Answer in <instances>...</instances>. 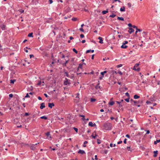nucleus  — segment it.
<instances>
[{
    "label": "nucleus",
    "instance_id": "nucleus-60",
    "mask_svg": "<svg viewBox=\"0 0 160 160\" xmlns=\"http://www.w3.org/2000/svg\"><path fill=\"white\" fill-rule=\"evenodd\" d=\"M80 36L81 38H83L84 37V35L83 34H81Z\"/></svg>",
    "mask_w": 160,
    "mask_h": 160
},
{
    "label": "nucleus",
    "instance_id": "nucleus-34",
    "mask_svg": "<svg viewBox=\"0 0 160 160\" xmlns=\"http://www.w3.org/2000/svg\"><path fill=\"white\" fill-rule=\"evenodd\" d=\"M16 81V80L13 79V80H10V83H14V82Z\"/></svg>",
    "mask_w": 160,
    "mask_h": 160
},
{
    "label": "nucleus",
    "instance_id": "nucleus-46",
    "mask_svg": "<svg viewBox=\"0 0 160 160\" xmlns=\"http://www.w3.org/2000/svg\"><path fill=\"white\" fill-rule=\"evenodd\" d=\"M93 160H98V158L97 156L96 155H95V159H94L93 158H92Z\"/></svg>",
    "mask_w": 160,
    "mask_h": 160
},
{
    "label": "nucleus",
    "instance_id": "nucleus-20",
    "mask_svg": "<svg viewBox=\"0 0 160 160\" xmlns=\"http://www.w3.org/2000/svg\"><path fill=\"white\" fill-rule=\"evenodd\" d=\"M28 36L29 37H33V33L31 32L28 34Z\"/></svg>",
    "mask_w": 160,
    "mask_h": 160
},
{
    "label": "nucleus",
    "instance_id": "nucleus-4",
    "mask_svg": "<svg viewBox=\"0 0 160 160\" xmlns=\"http://www.w3.org/2000/svg\"><path fill=\"white\" fill-rule=\"evenodd\" d=\"M130 101L131 102H133L135 103V105H136L137 104H138L140 102L139 101H134L132 99L130 100Z\"/></svg>",
    "mask_w": 160,
    "mask_h": 160
},
{
    "label": "nucleus",
    "instance_id": "nucleus-23",
    "mask_svg": "<svg viewBox=\"0 0 160 160\" xmlns=\"http://www.w3.org/2000/svg\"><path fill=\"white\" fill-rule=\"evenodd\" d=\"M40 118L42 119H43L45 120L47 119L48 118L47 117L45 116H42V117H40Z\"/></svg>",
    "mask_w": 160,
    "mask_h": 160
},
{
    "label": "nucleus",
    "instance_id": "nucleus-41",
    "mask_svg": "<svg viewBox=\"0 0 160 160\" xmlns=\"http://www.w3.org/2000/svg\"><path fill=\"white\" fill-rule=\"evenodd\" d=\"M18 11L21 13H22L24 12V10L22 9H19Z\"/></svg>",
    "mask_w": 160,
    "mask_h": 160
},
{
    "label": "nucleus",
    "instance_id": "nucleus-5",
    "mask_svg": "<svg viewBox=\"0 0 160 160\" xmlns=\"http://www.w3.org/2000/svg\"><path fill=\"white\" fill-rule=\"evenodd\" d=\"M98 39L100 40L99 41V42L101 43V44H102L103 43V40H102V38L100 37H99L98 38Z\"/></svg>",
    "mask_w": 160,
    "mask_h": 160
},
{
    "label": "nucleus",
    "instance_id": "nucleus-14",
    "mask_svg": "<svg viewBox=\"0 0 160 160\" xmlns=\"http://www.w3.org/2000/svg\"><path fill=\"white\" fill-rule=\"evenodd\" d=\"M140 98V96H139L137 94H136L134 96V98L135 99H137Z\"/></svg>",
    "mask_w": 160,
    "mask_h": 160
},
{
    "label": "nucleus",
    "instance_id": "nucleus-32",
    "mask_svg": "<svg viewBox=\"0 0 160 160\" xmlns=\"http://www.w3.org/2000/svg\"><path fill=\"white\" fill-rule=\"evenodd\" d=\"M98 136L95 134V136H94L93 134H92L91 136V137H92L93 138L95 139L96 137H97Z\"/></svg>",
    "mask_w": 160,
    "mask_h": 160
},
{
    "label": "nucleus",
    "instance_id": "nucleus-12",
    "mask_svg": "<svg viewBox=\"0 0 160 160\" xmlns=\"http://www.w3.org/2000/svg\"><path fill=\"white\" fill-rule=\"evenodd\" d=\"M116 103L119 104L118 107L119 108H121V107H122V105L120 104L121 102H119V101H116Z\"/></svg>",
    "mask_w": 160,
    "mask_h": 160
},
{
    "label": "nucleus",
    "instance_id": "nucleus-45",
    "mask_svg": "<svg viewBox=\"0 0 160 160\" xmlns=\"http://www.w3.org/2000/svg\"><path fill=\"white\" fill-rule=\"evenodd\" d=\"M79 30H80V31L81 32H84V30L82 28H80L79 29Z\"/></svg>",
    "mask_w": 160,
    "mask_h": 160
},
{
    "label": "nucleus",
    "instance_id": "nucleus-56",
    "mask_svg": "<svg viewBox=\"0 0 160 160\" xmlns=\"http://www.w3.org/2000/svg\"><path fill=\"white\" fill-rule=\"evenodd\" d=\"M118 73L121 75H122V72H121V71H119L118 72Z\"/></svg>",
    "mask_w": 160,
    "mask_h": 160
},
{
    "label": "nucleus",
    "instance_id": "nucleus-17",
    "mask_svg": "<svg viewBox=\"0 0 160 160\" xmlns=\"http://www.w3.org/2000/svg\"><path fill=\"white\" fill-rule=\"evenodd\" d=\"M1 28L2 30H5L6 29V26L5 25H3L1 26Z\"/></svg>",
    "mask_w": 160,
    "mask_h": 160
},
{
    "label": "nucleus",
    "instance_id": "nucleus-24",
    "mask_svg": "<svg viewBox=\"0 0 160 160\" xmlns=\"http://www.w3.org/2000/svg\"><path fill=\"white\" fill-rule=\"evenodd\" d=\"M79 116L80 117H82L83 118H82V119L83 120H85V119L84 118H85V116L84 115H80Z\"/></svg>",
    "mask_w": 160,
    "mask_h": 160
},
{
    "label": "nucleus",
    "instance_id": "nucleus-27",
    "mask_svg": "<svg viewBox=\"0 0 160 160\" xmlns=\"http://www.w3.org/2000/svg\"><path fill=\"white\" fill-rule=\"evenodd\" d=\"M96 100V99L93 98H91V102H93L95 101Z\"/></svg>",
    "mask_w": 160,
    "mask_h": 160
},
{
    "label": "nucleus",
    "instance_id": "nucleus-52",
    "mask_svg": "<svg viewBox=\"0 0 160 160\" xmlns=\"http://www.w3.org/2000/svg\"><path fill=\"white\" fill-rule=\"evenodd\" d=\"M9 97L10 98H12L13 97V94H9Z\"/></svg>",
    "mask_w": 160,
    "mask_h": 160
},
{
    "label": "nucleus",
    "instance_id": "nucleus-43",
    "mask_svg": "<svg viewBox=\"0 0 160 160\" xmlns=\"http://www.w3.org/2000/svg\"><path fill=\"white\" fill-rule=\"evenodd\" d=\"M95 88H96V89H98V88H100V86H98L97 85L95 87Z\"/></svg>",
    "mask_w": 160,
    "mask_h": 160
},
{
    "label": "nucleus",
    "instance_id": "nucleus-51",
    "mask_svg": "<svg viewBox=\"0 0 160 160\" xmlns=\"http://www.w3.org/2000/svg\"><path fill=\"white\" fill-rule=\"evenodd\" d=\"M136 30H137L138 31H139V32H141L142 31V29H138V28H137L136 29Z\"/></svg>",
    "mask_w": 160,
    "mask_h": 160
},
{
    "label": "nucleus",
    "instance_id": "nucleus-30",
    "mask_svg": "<svg viewBox=\"0 0 160 160\" xmlns=\"http://www.w3.org/2000/svg\"><path fill=\"white\" fill-rule=\"evenodd\" d=\"M64 74H65L66 76H67L68 77H69V76L68 74V73L67 72H64Z\"/></svg>",
    "mask_w": 160,
    "mask_h": 160
},
{
    "label": "nucleus",
    "instance_id": "nucleus-61",
    "mask_svg": "<svg viewBox=\"0 0 160 160\" xmlns=\"http://www.w3.org/2000/svg\"><path fill=\"white\" fill-rule=\"evenodd\" d=\"M126 137H127V138H130V135H128V134H127L126 135Z\"/></svg>",
    "mask_w": 160,
    "mask_h": 160
},
{
    "label": "nucleus",
    "instance_id": "nucleus-63",
    "mask_svg": "<svg viewBox=\"0 0 160 160\" xmlns=\"http://www.w3.org/2000/svg\"><path fill=\"white\" fill-rule=\"evenodd\" d=\"M122 142V141H120L118 142V144H120Z\"/></svg>",
    "mask_w": 160,
    "mask_h": 160
},
{
    "label": "nucleus",
    "instance_id": "nucleus-21",
    "mask_svg": "<svg viewBox=\"0 0 160 160\" xmlns=\"http://www.w3.org/2000/svg\"><path fill=\"white\" fill-rule=\"evenodd\" d=\"M46 135L47 137H49L50 138H51L50 133L49 132H48L47 133H46Z\"/></svg>",
    "mask_w": 160,
    "mask_h": 160
},
{
    "label": "nucleus",
    "instance_id": "nucleus-37",
    "mask_svg": "<svg viewBox=\"0 0 160 160\" xmlns=\"http://www.w3.org/2000/svg\"><path fill=\"white\" fill-rule=\"evenodd\" d=\"M129 99H130L129 97H128V98H127L125 99V100L126 102H129Z\"/></svg>",
    "mask_w": 160,
    "mask_h": 160
},
{
    "label": "nucleus",
    "instance_id": "nucleus-10",
    "mask_svg": "<svg viewBox=\"0 0 160 160\" xmlns=\"http://www.w3.org/2000/svg\"><path fill=\"white\" fill-rule=\"evenodd\" d=\"M120 11L121 12H124L125 11V7L123 6L120 9Z\"/></svg>",
    "mask_w": 160,
    "mask_h": 160
},
{
    "label": "nucleus",
    "instance_id": "nucleus-8",
    "mask_svg": "<svg viewBox=\"0 0 160 160\" xmlns=\"http://www.w3.org/2000/svg\"><path fill=\"white\" fill-rule=\"evenodd\" d=\"M45 107V103L44 102L42 103L41 104L40 108L41 109H42L43 108Z\"/></svg>",
    "mask_w": 160,
    "mask_h": 160
},
{
    "label": "nucleus",
    "instance_id": "nucleus-38",
    "mask_svg": "<svg viewBox=\"0 0 160 160\" xmlns=\"http://www.w3.org/2000/svg\"><path fill=\"white\" fill-rule=\"evenodd\" d=\"M78 19L77 18H72V20L73 21H76Z\"/></svg>",
    "mask_w": 160,
    "mask_h": 160
},
{
    "label": "nucleus",
    "instance_id": "nucleus-26",
    "mask_svg": "<svg viewBox=\"0 0 160 160\" xmlns=\"http://www.w3.org/2000/svg\"><path fill=\"white\" fill-rule=\"evenodd\" d=\"M108 12V11L107 10H104V11H102V13L103 14H106Z\"/></svg>",
    "mask_w": 160,
    "mask_h": 160
},
{
    "label": "nucleus",
    "instance_id": "nucleus-40",
    "mask_svg": "<svg viewBox=\"0 0 160 160\" xmlns=\"http://www.w3.org/2000/svg\"><path fill=\"white\" fill-rule=\"evenodd\" d=\"M127 5H128V7L129 8H130L131 6V4L130 3H129V2L128 3Z\"/></svg>",
    "mask_w": 160,
    "mask_h": 160
},
{
    "label": "nucleus",
    "instance_id": "nucleus-9",
    "mask_svg": "<svg viewBox=\"0 0 160 160\" xmlns=\"http://www.w3.org/2000/svg\"><path fill=\"white\" fill-rule=\"evenodd\" d=\"M158 152V151L157 150L154 151L153 153H154V154L153 155V157H156L157 156Z\"/></svg>",
    "mask_w": 160,
    "mask_h": 160
},
{
    "label": "nucleus",
    "instance_id": "nucleus-48",
    "mask_svg": "<svg viewBox=\"0 0 160 160\" xmlns=\"http://www.w3.org/2000/svg\"><path fill=\"white\" fill-rule=\"evenodd\" d=\"M125 95H126V96H127L128 97H129V93L128 92H127L126 93H125Z\"/></svg>",
    "mask_w": 160,
    "mask_h": 160
},
{
    "label": "nucleus",
    "instance_id": "nucleus-33",
    "mask_svg": "<svg viewBox=\"0 0 160 160\" xmlns=\"http://www.w3.org/2000/svg\"><path fill=\"white\" fill-rule=\"evenodd\" d=\"M72 50L73 52H74L76 54L78 53V51L74 48H73L72 49Z\"/></svg>",
    "mask_w": 160,
    "mask_h": 160
},
{
    "label": "nucleus",
    "instance_id": "nucleus-47",
    "mask_svg": "<svg viewBox=\"0 0 160 160\" xmlns=\"http://www.w3.org/2000/svg\"><path fill=\"white\" fill-rule=\"evenodd\" d=\"M139 63H137L135 64L134 66H135L136 67H137L139 66Z\"/></svg>",
    "mask_w": 160,
    "mask_h": 160
},
{
    "label": "nucleus",
    "instance_id": "nucleus-62",
    "mask_svg": "<svg viewBox=\"0 0 160 160\" xmlns=\"http://www.w3.org/2000/svg\"><path fill=\"white\" fill-rule=\"evenodd\" d=\"M34 57V55L32 54H31L30 55V58H31L32 57Z\"/></svg>",
    "mask_w": 160,
    "mask_h": 160
},
{
    "label": "nucleus",
    "instance_id": "nucleus-18",
    "mask_svg": "<svg viewBox=\"0 0 160 160\" xmlns=\"http://www.w3.org/2000/svg\"><path fill=\"white\" fill-rule=\"evenodd\" d=\"M147 32H143L142 33V35L143 37H145V36H146L147 35Z\"/></svg>",
    "mask_w": 160,
    "mask_h": 160
},
{
    "label": "nucleus",
    "instance_id": "nucleus-42",
    "mask_svg": "<svg viewBox=\"0 0 160 160\" xmlns=\"http://www.w3.org/2000/svg\"><path fill=\"white\" fill-rule=\"evenodd\" d=\"M122 64H120L119 65H118L117 66V67L118 68H119L120 67H121L122 66Z\"/></svg>",
    "mask_w": 160,
    "mask_h": 160
},
{
    "label": "nucleus",
    "instance_id": "nucleus-49",
    "mask_svg": "<svg viewBox=\"0 0 160 160\" xmlns=\"http://www.w3.org/2000/svg\"><path fill=\"white\" fill-rule=\"evenodd\" d=\"M128 43V42L127 41H125L124 42L122 43V44L125 45L126 44Z\"/></svg>",
    "mask_w": 160,
    "mask_h": 160
},
{
    "label": "nucleus",
    "instance_id": "nucleus-64",
    "mask_svg": "<svg viewBox=\"0 0 160 160\" xmlns=\"http://www.w3.org/2000/svg\"><path fill=\"white\" fill-rule=\"evenodd\" d=\"M38 98L39 100H42V98L41 97H40V96L38 97Z\"/></svg>",
    "mask_w": 160,
    "mask_h": 160
},
{
    "label": "nucleus",
    "instance_id": "nucleus-58",
    "mask_svg": "<svg viewBox=\"0 0 160 160\" xmlns=\"http://www.w3.org/2000/svg\"><path fill=\"white\" fill-rule=\"evenodd\" d=\"M128 25L129 27H132V24L131 23H128Z\"/></svg>",
    "mask_w": 160,
    "mask_h": 160
},
{
    "label": "nucleus",
    "instance_id": "nucleus-13",
    "mask_svg": "<svg viewBox=\"0 0 160 160\" xmlns=\"http://www.w3.org/2000/svg\"><path fill=\"white\" fill-rule=\"evenodd\" d=\"M128 46L127 45L122 44L121 46V48H126Z\"/></svg>",
    "mask_w": 160,
    "mask_h": 160
},
{
    "label": "nucleus",
    "instance_id": "nucleus-57",
    "mask_svg": "<svg viewBox=\"0 0 160 160\" xmlns=\"http://www.w3.org/2000/svg\"><path fill=\"white\" fill-rule=\"evenodd\" d=\"M140 70V68H138L136 69V71H139Z\"/></svg>",
    "mask_w": 160,
    "mask_h": 160
},
{
    "label": "nucleus",
    "instance_id": "nucleus-11",
    "mask_svg": "<svg viewBox=\"0 0 160 160\" xmlns=\"http://www.w3.org/2000/svg\"><path fill=\"white\" fill-rule=\"evenodd\" d=\"M134 31V30L131 28H129V30L128 31V32H129L130 33H131L133 32Z\"/></svg>",
    "mask_w": 160,
    "mask_h": 160
},
{
    "label": "nucleus",
    "instance_id": "nucleus-29",
    "mask_svg": "<svg viewBox=\"0 0 160 160\" xmlns=\"http://www.w3.org/2000/svg\"><path fill=\"white\" fill-rule=\"evenodd\" d=\"M82 64H79V66L78 68V70L79 68H82Z\"/></svg>",
    "mask_w": 160,
    "mask_h": 160
},
{
    "label": "nucleus",
    "instance_id": "nucleus-31",
    "mask_svg": "<svg viewBox=\"0 0 160 160\" xmlns=\"http://www.w3.org/2000/svg\"><path fill=\"white\" fill-rule=\"evenodd\" d=\"M93 124L92 122H89L88 125L92 127Z\"/></svg>",
    "mask_w": 160,
    "mask_h": 160
},
{
    "label": "nucleus",
    "instance_id": "nucleus-25",
    "mask_svg": "<svg viewBox=\"0 0 160 160\" xmlns=\"http://www.w3.org/2000/svg\"><path fill=\"white\" fill-rule=\"evenodd\" d=\"M114 104V102L113 101H112V102H110L109 103V104L111 106L113 105Z\"/></svg>",
    "mask_w": 160,
    "mask_h": 160
},
{
    "label": "nucleus",
    "instance_id": "nucleus-35",
    "mask_svg": "<svg viewBox=\"0 0 160 160\" xmlns=\"http://www.w3.org/2000/svg\"><path fill=\"white\" fill-rule=\"evenodd\" d=\"M68 62V60H66L65 62L63 64V65L64 66H66V64Z\"/></svg>",
    "mask_w": 160,
    "mask_h": 160
},
{
    "label": "nucleus",
    "instance_id": "nucleus-16",
    "mask_svg": "<svg viewBox=\"0 0 160 160\" xmlns=\"http://www.w3.org/2000/svg\"><path fill=\"white\" fill-rule=\"evenodd\" d=\"M127 149L128 150V151H130V152H132V149L130 148V147H127Z\"/></svg>",
    "mask_w": 160,
    "mask_h": 160
},
{
    "label": "nucleus",
    "instance_id": "nucleus-50",
    "mask_svg": "<svg viewBox=\"0 0 160 160\" xmlns=\"http://www.w3.org/2000/svg\"><path fill=\"white\" fill-rule=\"evenodd\" d=\"M30 97V96L28 94V93H27L26 96H25V98H29Z\"/></svg>",
    "mask_w": 160,
    "mask_h": 160
},
{
    "label": "nucleus",
    "instance_id": "nucleus-53",
    "mask_svg": "<svg viewBox=\"0 0 160 160\" xmlns=\"http://www.w3.org/2000/svg\"><path fill=\"white\" fill-rule=\"evenodd\" d=\"M90 52H91V50H87L86 51V53H89Z\"/></svg>",
    "mask_w": 160,
    "mask_h": 160
},
{
    "label": "nucleus",
    "instance_id": "nucleus-15",
    "mask_svg": "<svg viewBox=\"0 0 160 160\" xmlns=\"http://www.w3.org/2000/svg\"><path fill=\"white\" fill-rule=\"evenodd\" d=\"M117 19L119 20H122V21H123L124 20V19L123 18V17H118V18H117Z\"/></svg>",
    "mask_w": 160,
    "mask_h": 160
},
{
    "label": "nucleus",
    "instance_id": "nucleus-19",
    "mask_svg": "<svg viewBox=\"0 0 160 160\" xmlns=\"http://www.w3.org/2000/svg\"><path fill=\"white\" fill-rule=\"evenodd\" d=\"M107 72V71H104L103 72H101V74L102 75V77H103V76H104V74L106 73Z\"/></svg>",
    "mask_w": 160,
    "mask_h": 160
},
{
    "label": "nucleus",
    "instance_id": "nucleus-54",
    "mask_svg": "<svg viewBox=\"0 0 160 160\" xmlns=\"http://www.w3.org/2000/svg\"><path fill=\"white\" fill-rule=\"evenodd\" d=\"M127 140L126 138H125L123 142L125 144H126L127 143Z\"/></svg>",
    "mask_w": 160,
    "mask_h": 160
},
{
    "label": "nucleus",
    "instance_id": "nucleus-7",
    "mask_svg": "<svg viewBox=\"0 0 160 160\" xmlns=\"http://www.w3.org/2000/svg\"><path fill=\"white\" fill-rule=\"evenodd\" d=\"M78 153L81 154H83L85 153V152L84 150L80 149L78 152Z\"/></svg>",
    "mask_w": 160,
    "mask_h": 160
},
{
    "label": "nucleus",
    "instance_id": "nucleus-22",
    "mask_svg": "<svg viewBox=\"0 0 160 160\" xmlns=\"http://www.w3.org/2000/svg\"><path fill=\"white\" fill-rule=\"evenodd\" d=\"M159 142H160V139L158 140H157L156 141H155L154 142V144H156L157 143H158Z\"/></svg>",
    "mask_w": 160,
    "mask_h": 160
},
{
    "label": "nucleus",
    "instance_id": "nucleus-39",
    "mask_svg": "<svg viewBox=\"0 0 160 160\" xmlns=\"http://www.w3.org/2000/svg\"><path fill=\"white\" fill-rule=\"evenodd\" d=\"M97 143L98 144H99L100 143H101V140L99 139H97Z\"/></svg>",
    "mask_w": 160,
    "mask_h": 160
},
{
    "label": "nucleus",
    "instance_id": "nucleus-36",
    "mask_svg": "<svg viewBox=\"0 0 160 160\" xmlns=\"http://www.w3.org/2000/svg\"><path fill=\"white\" fill-rule=\"evenodd\" d=\"M87 143H88V142L87 141H85L84 142V144L83 145V146L84 147H86V146L85 144Z\"/></svg>",
    "mask_w": 160,
    "mask_h": 160
},
{
    "label": "nucleus",
    "instance_id": "nucleus-55",
    "mask_svg": "<svg viewBox=\"0 0 160 160\" xmlns=\"http://www.w3.org/2000/svg\"><path fill=\"white\" fill-rule=\"evenodd\" d=\"M42 82L41 81H40L38 82V85H40L41 84Z\"/></svg>",
    "mask_w": 160,
    "mask_h": 160
},
{
    "label": "nucleus",
    "instance_id": "nucleus-2",
    "mask_svg": "<svg viewBox=\"0 0 160 160\" xmlns=\"http://www.w3.org/2000/svg\"><path fill=\"white\" fill-rule=\"evenodd\" d=\"M70 80L67 78H65V80L64 82V84L65 85H70L71 84V83L70 82Z\"/></svg>",
    "mask_w": 160,
    "mask_h": 160
},
{
    "label": "nucleus",
    "instance_id": "nucleus-3",
    "mask_svg": "<svg viewBox=\"0 0 160 160\" xmlns=\"http://www.w3.org/2000/svg\"><path fill=\"white\" fill-rule=\"evenodd\" d=\"M30 149L32 150H34L36 149L35 145L32 144L30 147Z\"/></svg>",
    "mask_w": 160,
    "mask_h": 160
},
{
    "label": "nucleus",
    "instance_id": "nucleus-1",
    "mask_svg": "<svg viewBox=\"0 0 160 160\" xmlns=\"http://www.w3.org/2000/svg\"><path fill=\"white\" fill-rule=\"evenodd\" d=\"M104 129L106 130H110L112 129L111 124L109 122H106L103 124Z\"/></svg>",
    "mask_w": 160,
    "mask_h": 160
},
{
    "label": "nucleus",
    "instance_id": "nucleus-59",
    "mask_svg": "<svg viewBox=\"0 0 160 160\" xmlns=\"http://www.w3.org/2000/svg\"><path fill=\"white\" fill-rule=\"evenodd\" d=\"M49 3L50 4L52 3L53 2L52 0H49Z\"/></svg>",
    "mask_w": 160,
    "mask_h": 160
},
{
    "label": "nucleus",
    "instance_id": "nucleus-6",
    "mask_svg": "<svg viewBox=\"0 0 160 160\" xmlns=\"http://www.w3.org/2000/svg\"><path fill=\"white\" fill-rule=\"evenodd\" d=\"M48 107L50 108H52V107L54 106L53 103H49L48 104Z\"/></svg>",
    "mask_w": 160,
    "mask_h": 160
},
{
    "label": "nucleus",
    "instance_id": "nucleus-28",
    "mask_svg": "<svg viewBox=\"0 0 160 160\" xmlns=\"http://www.w3.org/2000/svg\"><path fill=\"white\" fill-rule=\"evenodd\" d=\"M116 15L113 13H112V14L110 15V17H112V18H114L116 16Z\"/></svg>",
    "mask_w": 160,
    "mask_h": 160
},
{
    "label": "nucleus",
    "instance_id": "nucleus-44",
    "mask_svg": "<svg viewBox=\"0 0 160 160\" xmlns=\"http://www.w3.org/2000/svg\"><path fill=\"white\" fill-rule=\"evenodd\" d=\"M73 129L75 130V131L77 132H78V128H75V127H74L73 128Z\"/></svg>",
    "mask_w": 160,
    "mask_h": 160
}]
</instances>
